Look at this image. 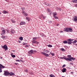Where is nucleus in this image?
Here are the masks:
<instances>
[{
  "instance_id": "nucleus-1",
  "label": "nucleus",
  "mask_w": 77,
  "mask_h": 77,
  "mask_svg": "<svg viewBox=\"0 0 77 77\" xmlns=\"http://www.w3.org/2000/svg\"><path fill=\"white\" fill-rule=\"evenodd\" d=\"M37 39V37H34L33 38L32 40V43L33 44H35V43H37V44H39V42H37V41H35L36 39Z\"/></svg>"
},
{
  "instance_id": "nucleus-2",
  "label": "nucleus",
  "mask_w": 77,
  "mask_h": 77,
  "mask_svg": "<svg viewBox=\"0 0 77 77\" xmlns=\"http://www.w3.org/2000/svg\"><path fill=\"white\" fill-rule=\"evenodd\" d=\"M75 59L73 57H71L70 58H67V60H69V61H70V62H72V60H75Z\"/></svg>"
},
{
  "instance_id": "nucleus-3",
  "label": "nucleus",
  "mask_w": 77,
  "mask_h": 77,
  "mask_svg": "<svg viewBox=\"0 0 77 77\" xmlns=\"http://www.w3.org/2000/svg\"><path fill=\"white\" fill-rule=\"evenodd\" d=\"M22 14L25 17H27V16H28V14L26 12V11H24V10L22 11Z\"/></svg>"
},
{
  "instance_id": "nucleus-4",
  "label": "nucleus",
  "mask_w": 77,
  "mask_h": 77,
  "mask_svg": "<svg viewBox=\"0 0 77 77\" xmlns=\"http://www.w3.org/2000/svg\"><path fill=\"white\" fill-rule=\"evenodd\" d=\"M4 75L5 76H7L9 74V73L8 71H4Z\"/></svg>"
},
{
  "instance_id": "nucleus-5",
  "label": "nucleus",
  "mask_w": 77,
  "mask_h": 77,
  "mask_svg": "<svg viewBox=\"0 0 77 77\" xmlns=\"http://www.w3.org/2000/svg\"><path fill=\"white\" fill-rule=\"evenodd\" d=\"M2 47L4 48V49H5V51H6V50H8V46H7V45H4V46H2Z\"/></svg>"
},
{
  "instance_id": "nucleus-6",
  "label": "nucleus",
  "mask_w": 77,
  "mask_h": 77,
  "mask_svg": "<svg viewBox=\"0 0 77 77\" xmlns=\"http://www.w3.org/2000/svg\"><path fill=\"white\" fill-rule=\"evenodd\" d=\"M41 53L43 55H44V56H46V57H48L49 56V55H50V54H47L46 53H44V52H41Z\"/></svg>"
},
{
  "instance_id": "nucleus-7",
  "label": "nucleus",
  "mask_w": 77,
  "mask_h": 77,
  "mask_svg": "<svg viewBox=\"0 0 77 77\" xmlns=\"http://www.w3.org/2000/svg\"><path fill=\"white\" fill-rule=\"evenodd\" d=\"M63 31H64V32H69V28H64L63 29Z\"/></svg>"
},
{
  "instance_id": "nucleus-8",
  "label": "nucleus",
  "mask_w": 77,
  "mask_h": 77,
  "mask_svg": "<svg viewBox=\"0 0 77 77\" xmlns=\"http://www.w3.org/2000/svg\"><path fill=\"white\" fill-rule=\"evenodd\" d=\"M47 11L49 14H50L51 15V14H52V12H51V10H50V9H47Z\"/></svg>"
},
{
  "instance_id": "nucleus-9",
  "label": "nucleus",
  "mask_w": 77,
  "mask_h": 77,
  "mask_svg": "<svg viewBox=\"0 0 77 77\" xmlns=\"http://www.w3.org/2000/svg\"><path fill=\"white\" fill-rule=\"evenodd\" d=\"M73 19L74 20V21L76 22V21H77V16H74L73 17Z\"/></svg>"
},
{
  "instance_id": "nucleus-10",
  "label": "nucleus",
  "mask_w": 77,
  "mask_h": 77,
  "mask_svg": "<svg viewBox=\"0 0 77 77\" xmlns=\"http://www.w3.org/2000/svg\"><path fill=\"white\" fill-rule=\"evenodd\" d=\"M28 53L30 54H32L33 53V51L32 50H30L28 52Z\"/></svg>"
},
{
  "instance_id": "nucleus-11",
  "label": "nucleus",
  "mask_w": 77,
  "mask_h": 77,
  "mask_svg": "<svg viewBox=\"0 0 77 77\" xmlns=\"http://www.w3.org/2000/svg\"><path fill=\"white\" fill-rule=\"evenodd\" d=\"M26 24V22H25L22 21L20 23V25H24Z\"/></svg>"
},
{
  "instance_id": "nucleus-12",
  "label": "nucleus",
  "mask_w": 77,
  "mask_h": 77,
  "mask_svg": "<svg viewBox=\"0 0 77 77\" xmlns=\"http://www.w3.org/2000/svg\"><path fill=\"white\" fill-rule=\"evenodd\" d=\"M9 74H10L11 76H12V75H15V74L13 73V72H11L10 73H9Z\"/></svg>"
},
{
  "instance_id": "nucleus-13",
  "label": "nucleus",
  "mask_w": 77,
  "mask_h": 77,
  "mask_svg": "<svg viewBox=\"0 0 77 77\" xmlns=\"http://www.w3.org/2000/svg\"><path fill=\"white\" fill-rule=\"evenodd\" d=\"M2 32L1 34L3 35V34H5V33L6 31L5 29H3L2 30Z\"/></svg>"
},
{
  "instance_id": "nucleus-14",
  "label": "nucleus",
  "mask_w": 77,
  "mask_h": 77,
  "mask_svg": "<svg viewBox=\"0 0 77 77\" xmlns=\"http://www.w3.org/2000/svg\"><path fill=\"white\" fill-rule=\"evenodd\" d=\"M2 13H3V14H8V12L4 10L2 11Z\"/></svg>"
},
{
  "instance_id": "nucleus-15",
  "label": "nucleus",
  "mask_w": 77,
  "mask_h": 77,
  "mask_svg": "<svg viewBox=\"0 0 77 77\" xmlns=\"http://www.w3.org/2000/svg\"><path fill=\"white\" fill-rule=\"evenodd\" d=\"M16 61L17 62H24V61H23L21 60H16Z\"/></svg>"
},
{
  "instance_id": "nucleus-16",
  "label": "nucleus",
  "mask_w": 77,
  "mask_h": 77,
  "mask_svg": "<svg viewBox=\"0 0 77 77\" xmlns=\"http://www.w3.org/2000/svg\"><path fill=\"white\" fill-rule=\"evenodd\" d=\"M62 71L63 72H65L66 71V69L63 68V69H62Z\"/></svg>"
},
{
  "instance_id": "nucleus-17",
  "label": "nucleus",
  "mask_w": 77,
  "mask_h": 77,
  "mask_svg": "<svg viewBox=\"0 0 77 77\" xmlns=\"http://www.w3.org/2000/svg\"><path fill=\"white\" fill-rule=\"evenodd\" d=\"M69 32H72V29L71 28H69Z\"/></svg>"
},
{
  "instance_id": "nucleus-18",
  "label": "nucleus",
  "mask_w": 77,
  "mask_h": 77,
  "mask_svg": "<svg viewBox=\"0 0 77 77\" xmlns=\"http://www.w3.org/2000/svg\"><path fill=\"white\" fill-rule=\"evenodd\" d=\"M11 32V33H12V34H14V33L15 32V31L11 29V31H10Z\"/></svg>"
},
{
  "instance_id": "nucleus-19",
  "label": "nucleus",
  "mask_w": 77,
  "mask_h": 77,
  "mask_svg": "<svg viewBox=\"0 0 77 77\" xmlns=\"http://www.w3.org/2000/svg\"><path fill=\"white\" fill-rule=\"evenodd\" d=\"M72 3H77V0H72L71 1Z\"/></svg>"
},
{
  "instance_id": "nucleus-20",
  "label": "nucleus",
  "mask_w": 77,
  "mask_h": 77,
  "mask_svg": "<svg viewBox=\"0 0 77 77\" xmlns=\"http://www.w3.org/2000/svg\"><path fill=\"white\" fill-rule=\"evenodd\" d=\"M44 51L45 53H49V51H48V50H46L45 49L44 50Z\"/></svg>"
},
{
  "instance_id": "nucleus-21",
  "label": "nucleus",
  "mask_w": 77,
  "mask_h": 77,
  "mask_svg": "<svg viewBox=\"0 0 77 77\" xmlns=\"http://www.w3.org/2000/svg\"><path fill=\"white\" fill-rule=\"evenodd\" d=\"M2 67L3 68H5L4 66H3L2 65L0 64V69H2Z\"/></svg>"
},
{
  "instance_id": "nucleus-22",
  "label": "nucleus",
  "mask_w": 77,
  "mask_h": 77,
  "mask_svg": "<svg viewBox=\"0 0 77 77\" xmlns=\"http://www.w3.org/2000/svg\"><path fill=\"white\" fill-rule=\"evenodd\" d=\"M60 59H64L65 60H67V58H64V57H60Z\"/></svg>"
},
{
  "instance_id": "nucleus-23",
  "label": "nucleus",
  "mask_w": 77,
  "mask_h": 77,
  "mask_svg": "<svg viewBox=\"0 0 77 77\" xmlns=\"http://www.w3.org/2000/svg\"><path fill=\"white\" fill-rule=\"evenodd\" d=\"M53 15H54V17H55L56 15H57V14H56V12H54L53 13Z\"/></svg>"
},
{
  "instance_id": "nucleus-24",
  "label": "nucleus",
  "mask_w": 77,
  "mask_h": 77,
  "mask_svg": "<svg viewBox=\"0 0 77 77\" xmlns=\"http://www.w3.org/2000/svg\"><path fill=\"white\" fill-rule=\"evenodd\" d=\"M67 43L68 44H72V42L71 41H69Z\"/></svg>"
},
{
  "instance_id": "nucleus-25",
  "label": "nucleus",
  "mask_w": 77,
  "mask_h": 77,
  "mask_svg": "<svg viewBox=\"0 0 77 77\" xmlns=\"http://www.w3.org/2000/svg\"><path fill=\"white\" fill-rule=\"evenodd\" d=\"M19 39H20V41H23V37H20L19 38Z\"/></svg>"
},
{
  "instance_id": "nucleus-26",
  "label": "nucleus",
  "mask_w": 77,
  "mask_h": 77,
  "mask_svg": "<svg viewBox=\"0 0 77 77\" xmlns=\"http://www.w3.org/2000/svg\"><path fill=\"white\" fill-rule=\"evenodd\" d=\"M63 42L64 44H68V41L65 40L63 41Z\"/></svg>"
},
{
  "instance_id": "nucleus-27",
  "label": "nucleus",
  "mask_w": 77,
  "mask_h": 77,
  "mask_svg": "<svg viewBox=\"0 0 77 77\" xmlns=\"http://www.w3.org/2000/svg\"><path fill=\"white\" fill-rule=\"evenodd\" d=\"M61 50L63 51H65V50L63 48H62L60 49Z\"/></svg>"
},
{
  "instance_id": "nucleus-28",
  "label": "nucleus",
  "mask_w": 77,
  "mask_h": 77,
  "mask_svg": "<svg viewBox=\"0 0 77 77\" xmlns=\"http://www.w3.org/2000/svg\"><path fill=\"white\" fill-rule=\"evenodd\" d=\"M41 36H42V37H44V36H45V35H44V34H43V33H41L40 34Z\"/></svg>"
},
{
  "instance_id": "nucleus-29",
  "label": "nucleus",
  "mask_w": 77,
  "mask_h": 77,
  "mask_svg": "<svg viewBox=\"0 0 77 77\" xmlns=\"http://www.w3.org/2000/svg\"><path fill=\"white\" fill-rule=\"evenodd\" d=\"M11 22H12V23H15V21L14 20H11Z\"/></svg>"
},
{
  "instance_id": "nucleus-30",
  "label": "nucleus",
  "mask_w": 77,
  "mask_h": 77,
  "mask_svg": "<svg viewBox=\"0 0 77 77\" xmlns=\"http://www.w3.org/2000/svg\"><path fill=\"white\" fill-rule=\"evenodd\" d=\"M43 16V15L42 14H41V16H39V18L40 19H41V18H42V17Z\"/></svg>"
},
{
  "instance_id": "nucleus-31",
  "label": "nucleus",
  "mask_w": 77,
  "mask_h": 77,
  "mask_svg": "<svg viewBox=\"0 0 77 77\" xmlns=\"http://www.w3.org/2000/svg\"><path fill=\"white\" fill-rule=\"evenodd\" d=\"M47 46H48V47H53L52 45H47Z\"/></svg>"
},
{
  "instance_id": "nucleus-32",
  "label": "nucleus",
  "mask_w": 77,
  "mask_h": 77,
  "mask_svg": "<svg viewBox=\"0 0 77 77\" xmlns=\"http://www.w3.org/2000/svg\"><path fill=\"white\" fill-rule=\"evenodd\" d=\"M67 41H74V40L72 39H69L68 40H67Z\"/></svg>"
},
{
  "instance_id": "nucleus-33",
  "label": "nucleus",
  "mask_w": 77,
  "mask_h": 77,
  "mask_svg": "<svg viewBox=\"0 0 77 77\" xmlns=\"http://www.w3.org/2000/svg\"><path fill=\"white\" fill-rule=\"evenodd\" d=\"M67 57H68V58H71V55H68Z\"/></svg>"
},
{
  "instance_id": "nucleus-34",
  "label": "nucleus",
  "mask_w": 77,
  "mask_h": 77,
  "mask_svg": "<svg viewBox=\"0 0 77 77\" xmlns=\"http://www.w3.org/2000/svg\"><path fill=\"white\" fill-rule=\"evenodd\" d=\"M76 42H77V41H76V40H75L74 41L72 42V43L74 44V43H76Z\"/></svg>"
},
{
  "instance_id": "nucleus-35",
  "label": "nucleus",
  "mask_w": 77,
  "mask_h": 77,
  "mask_svg": "<svg viewBox=\"0 0 77 77\" xmlns=\"http://www.w3.org/2000/svg\"><path fill=\"white\" fill-rule=\"evenodd\" d=\"M56 9L57 10H59V11H62V9H60V8H56Z\"/></svg>"
},
{
  "instance_id": "nucleus-36",
  "label": "nucleus",
  "mask_w": 77,
  "mask_h": 77,
  "mask_svg": "<svg viewBox=\"0 0 77 77\" xmlns=\"http://www.w3.org/2000/svg\"><path fill=\"white\" fill-rule=\"evenodd\" d=\"M1 38H3V39H5V36H2Z\"/></svg>"
},
{
  "instance_id": "nucleus-37",
  "label": "nucleus",
  "mask_w": 77,
  "mask_h": 77,
  "mask_svg": "<svg viewBox=\"0 0 77 77\" xmlns=\"http://www.w3.org/2000/svg\"><path fill=\"white\" fill-rule=\"evenodd\" d=\"M11 56L12 57H15V55H12Z\"/></svg>"
},
{
  "instance_id": "nucleus-38",
  "label": "nucleus",
  "mask_w": 77,
  "mask_h": 77,
  "mask_svg": "<svg viewBox=\"0 0 77 77\" xmlns=\"http://www.w3.org/2000/svg\"><path fill=\"white\" fill-rule=\"evenodd\" d=\"M50 76L51 77H54V75H53L52 74H51V75H50Z\"/></svg>"
},
{
  "instance_id": "nucleus-39",
  "label": "nucleus",
  "mask_w": 77,
  "mask_h": 77,
  "mask_svg": "<svg viewBox=\"0 0 77 77\" xmlns=\"http://www.w3.org/2000/svg\"><path fill=\"white\" fill-rule=\"evenodd\" d=\"M26 20H27V21H29V18L27 17H26Z\"/></svg>"
},
{
  "instance_id": "nucleus-40",
  "label": "nucleus",
  "mask_w": 77,
  "mask_h": 77,
  "mask_svg": "<svg viewBox=\"0 0 77 77\" xmlns=\"http://www.w3.org/2000/svg\"><path fill=\"white\" fill-rule=\"evenodd\" d=\"M54 17L55 18V19H58V18L57 17H56V16H54Z\"/></svg>"
},
{
  "instance_id": "nucleus-41",
  "label": "nucleus",
  "mask_w": 77,
  "mask_h": 77,
  "mask_svg": "<svg viewBox=\"0 0 77 77\" xmlns=\"http://www.w3.org/2000/svg\"><path fill=\"white\" fill-rule=\"evenodd\" d=\"M29 73L30 74H33V72H29Z\"/></svg>"
},
{
  "instance_id": "nucleus-42",
  "label": "nucleus",
  "mask_w": 77,
  "mask_h": 77,
  "mask_svg": "<svg viewBox=\"0 0 77 77\" xmlns=\"http://www.w3.org/2000/svg\"><path fill=\"white\" fill-rule=\"evenodd\" d=\"M48 22L49 23H52V22L51 21H49Z\"/></svg>"
},
{
  "instance_id": "nucleus-43",
  "label": "nucleus",
  "mask_w": 77,
  "mask_h": 77,
  "mask_svg": "<svg viewBox=\"0 0 77 77\" xmlns=\"http://www.w3.org/2000/svg\"><path fill=\"white\" fill-rule=\"evenodd\" d=\"M47 5V6H50V5L49 3H48L47 4V5Z\"/></svg>"
},
{
  "instance_id": "nucleus-44",
  "label": "nucleus",
  "mask_w": 77,
  "mask_h": 77,
  "mask_svg": "<svg viewBox=\"0 0 77 77\" xmlns=\"http://www.w3.org/2000/svg\"><path fill=\"white\" fill-rule=\"evenodd\" d=\"M51 55L53 56H54V53H52L51 54Z\"/></svg>"
},
{
  "instance_id": "nucleus-45",
  "label": "nucleus",
  "mask_w": 77,
  "mask_h": 77,
  "mask_svg": "<svg viewBox=\"0 0 77 77\" xmlns=\"http://www.w3.org/2000/svg\"><path fill=\"white\" fill-rule=\"evenodd\" d=\"M66 66L65 64L63 65L62 66V68H63V67H65Z\"/></svg>"
},
{
  "instance_id": "nucleus-46",
  "label": "nucleus",
  "mask_w": 77,
  "mask_h": 77,
  "mask_svg": "<svg viewBox=\"0 0 77 77\" xmlns=\"http://www.w3.org/2000/svg\"><path fill=\"white\" fill-rule=\"evenodd\" d=\"M46 18V17L45 16H43V19H45Z\"/></svg>"
},
{
  "instance_id": "nucleus-47",
  "label": "nucleus",
  "mask_w": 77,
  "mask_h": 77,
  "mask_svg": "<svg viewBox=\"0 0 77 77\" xmlns=\"http://www.w3.org/2000/svg\"><path fill=\"white\" fill-rule=\"evenodd\" d=\"M22 10H25V8H21Z\"/></svg>"
},
{
  "instance_id": "nucleus-48",
  "label": "nucleus",
  "mask_w": 77,
  "mask_h": 77,
  "mask_svg": "<svg viewBox=\"0 0 77 77\" xmlns=\"http://www.w3.org/2000/svg\"><path fill=\"white\" fill-rule=\"evenodd\" d=\"M70 65H73V63H70Z\"/></svg>"
},
{
  "instance_id": "nucleus-49",
  "label": "nucleus",
  "mask_w": 77,
  "mask_h": 77,
  "mask_svg": "<svg viewBox=\"0 0 77 77\" xmlns=\"http://www.w3.org/2000/svg\"><path fill=\"white\" fill-rule=\"evenodd\" d=\"M7 33H10V32H9V30H7Z\"/></svg>"
},
{
  "instance_id": "nucleus-50",
  "label": "nucleus",
  "mask_w": 77,
  "mask_h": 77,
  "mask_svg": "<svg viewBox=\"0 0 77 77\" xmlns=\"http://www.w3.org/2000/svg\"><path fill=\"white\" fill-rule=\"evenodd\" d=\"M2 72V70L1 69H0V72Z\"/></svg>"
},
{
  "instance_id": "nucleus-51",
  "label": "nucleus",
  "mask_w": 77,
  "mask_h": 77,
  "mask_svg": "<svg viewBox=\"0 0 77 77\" xmlns=\"http://www.w3.org/2000/svg\"><path fill=\"white\" fill-rule=\"evenodd\" d=\"M75 7H76V8H77V4H75Z\"/></svg>"
},
{
  "instance_id": "nucleus-52",
  "label": "nucleus",
  "mask_w": 77,
  "mask_h": 77,
  "mask_svg": "<svg viewBox=\"0 0 77 77\" xmlns=\"http://www.w3.org/2000/svg\"><path fill=\"white\" fill-rule=\"evenodd\" d=\"M14 64H15V65H18V63H14Z\"/></svg>"
},
{
  "instance_id": "nucleus-53",
  "label": "nucleus",
  "mask_w": 77,
  "mask_h": 77,
  "mask_svg": "<svg viewBox=\"0 0 77 77\" xmlns=\"http://www.w3.org/2000/svg\"><path fill=\"white\" fill-rule=\"evenodd\" d=\"M13 51V52H15V50H13V51Z\"/></svg>"
},
{
  "instance_id": "nucleus-54",
  "label": "nucleus",
  "mask_w": 77,
  "mask_h": 77,
  "mask_svg": "<svg viewBox=\"0 0 77 77\" xmlns=\"http://www.w3.org/2000/svg\"><path fill=\"white\" fill-rule=\"evenodd\" d=\"M57 26H59V24H57Z\"/></svg>"
},
{
  "instance_id": "nucleus-55",
  "label": "nucleus",
  "mask_w": 77,
  "mask_h": 77,
  "mask_svg": "<svg viewBox=\"0 0 77 77\" xmlns=\"http://www.w3.org/2000/svg\"><path fill=\"white\" fill-rule=\"evenodd\" d=\"M60 33H62V32H63V31H60Z\"/></svg>"
},
{
  "instance_id": "nucleus-56",
  "label": "nucleus",
  "mask_w": 77,
  "mask_h": 77,
  "mask_svg": "<svg viewBox=\"0 0 77 77\" xmlns=\"http://www.w3.org/2000/svg\"><path fill=\"white\" fill-rule=\"evenodd\" d=\"M34 51V52H36V51Z\"/></svg>"
},
{
  "instance_id": "nucleus-57",
  "label": "nucleus",
  "mask_w": 77,
  "mask_h": 77,
  "mask_svg": "<svg viewBox=\"0 0 77 77\" xmlns=\"http://www.w3.org/2000/svg\"><path fill=\"white\" fill-rule=\"evenodd\" d=\"M21 58V59H23V58H22V57H21L20 58Z\"/></svg>"
},
{
  "instance_id": "nucleus-58",
  "label": "nucleus",
  "mask_w": 77,
  "mask_h": 77,
  "mask_svg": "<svg viewBox=\"0 0 77 77\" xmlns=\"http://www.w3.org/2000/svg\"><path fill=\"white\" fill-rule=\"evenodd\" d=\"M3 28H1V29H3Z\"/></svg>"
},
{
  "instance_id": "nucleus-59",
  "label": "nucleus",
  "mask_w": 77,
  "mask_h": 77,
  "mask_svg": "<svg viewBox=\"0 0 77 77\" xmlns=\"http://www.w3.org/2000/svg\"><path fill=\"white\" fill-rule=\"evenodd\" d=\"M71 73H73V72H71Z\"/></svg>"
},
{
  "instance_id": "nucleus-60",
  "label": "nucleus",
  "mask_w": 77,
  "mask_h": 77,
  "mask_svg": "<svg viewBox=\"0 0 77 77\" xmlns=\"http://www.w3.org/2000/svg\"><path fill=\"white\" fill-rule=\"evenodd\" d=\"M19 43H20V42H19Z\"/></svg>"
},
{
  "instance_id": "nucleus-61",
  "label": "nucleus",
  "mask_w": 77,
  "mask_h": 77,
  "mask_svg": "<svg viewBox=\"0 0 77 77\" xmlns=\"http://www.w3.org/2000/svg\"><path fill=\"white\" fill-rule=\"evenodd\" d=\"M62 77H65V76H63Z\"/></svg>"
},
{
  "instance_id": "nucleus-62",
  "label": "nucleus",
  "mask_w": 77,
  "mask_h": 77,
  "mask_svg": "<svg viewBox=\"0 0 77 77\" xmlns=\"http://www.w3.org/2000/svg\"><path fill=\"white\" fill-rule=\"evenodd\" d=\"M1 58L2 59V57H1Z\"/></svg>"
},
{
  "instance_id": "nucleus-63",
  "label": "nucleus",
  "mask_w": 77,
  "mask_h": 77,
  "mask_svg": "<svg viewBox=\"0 0 77 77\" xmlns=\"http://www.w3.org/2000/svg\"><path fill=\"white\" fill-rule=\"evenodd\" d=\"M5 1H7L8 0H5Z\"/></svg>"
},
{
  "instance_id": "nucleus-64",
  "label": "nucleus",
  "mask_w": 77,
  "mask_h": 77,
  "mask_svg": "<svg viewBox=\"0 0 77 77\" xmlns=\"http://www.w3.org/2000/svg\"><path fill=\"white\" fill-rule=\"evenodd\" d=\"M23 45H25V44H23Z\"/></svg>"
}]
</instances>
